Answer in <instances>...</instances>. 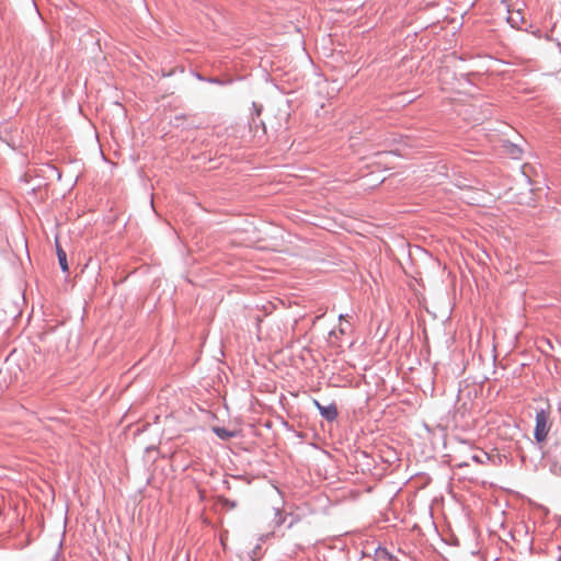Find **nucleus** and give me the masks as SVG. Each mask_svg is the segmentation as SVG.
<instances>
[{
	"instance_id": "2",
	"label": "nucleus",
	"mask_w": 561,
	"mask_h": 561,
	"mask_svg": "<svg viewBox=\"0 0 561 561\" xmlns=\"http://www.w3.org/2000/svg\"><path fill=\"white\" fill-rule=\"evenodd\" d=\"M313 404L325 420L334 421L337 417V408L334 403L322 405L318 400H313Z\"/></svg>"
},
{
	"instance_id": "4",
	"label": "nucleus",
	"mask_w": 561,
	"mask_h": 561,
	"mask_svg": "<svg viewBox=\"0 0 561 561\" xmlns=\"http://www.w3.org/2000/svg\"><path fill=\"white\" fill-rule=\"evenodd\" d=\"M505 151L512 156L514 159L520 158L523 150L517 145L514 144H505Z\"/></svg>"
},
{
	"instance_id": "5",
	"label": "nucleus",
	"mask_w": 561,
	"mask_h": 561,
	"mask_svg": "<svg viewBox=\"0 0 561 561\" xmlns=\"http://www.w3.org/2000/svg\"><path fill=\"white\" fill-rule=\"evenodd\" d=\"M214 432L221 439H229L234 436V432L228 431L224 427H214Z\"/></svg>"
},
{
	"instance_id": "1",
	"label": "nucleus",
	"mask_w": 561,
	"mask_h": 561,
	"mask_svg": "<svg viewBox=\"0 0 561 561\" xmlns=\"http://www.w3.org/2000/svg\"><path fill=\"white\" fill-rule=\"evenodd\" d=\"M536 424L534 430V437L537 443L547 440L550 430L552 427L551 421V405L547 402L546 407L536 412Z\"/></svg>"
},
{
	"instance_id": "6",
	"label": "nucleus",
	"mask_w": 561,
	"mask_h": 561,
	"mask_svg": "<svg viewBox=\"0 0 561 561\" xmlns=\"http://www.w3.org/2000/svg\"><path fill=\"white\" fill-rule=\"evenodd\" d=\"M472 459H473V460H476V461H478V462H481V460H480L479 456H477V455H473V456H472Z\"/></svg>"
},
{
	"instance_id": "3",
	"label": "nucleus",
	"mask_w": 561,
	"mask_h": 561,
	"mask_svg": "<svg viewBox=\"0 0 561 561\" xmlns=\"http://www.w3.org/2000/svg\"><path fill=\"white\" fill-rule=\"evenodd\" d=\"M56 251H57V256H58V261H59L61 270L64 272H68L69 267H68V262H67V254L64 251V249L60 247L58 240H56Z\"/></svg>"
}]
</instances>
